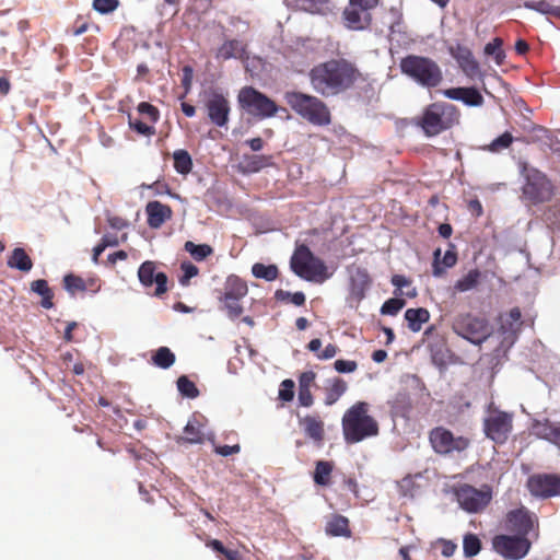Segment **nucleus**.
Listing matches in <instances>:
<instances>
[{
    "label": "nucleus",
    "mask_w": 560,
    "mask_h": 560,
    "mask_svg": "<svg viewBox=\"0 0 560 560\" xmlns=\"http://www.w3.org/2000/svg\"><path fill=\"white\" fill-rule=\"evenodd\" d=\"M63 287L71 295L85 291L96 293L101 289V280L97 277H89L84 279L69 273L63 277Z\"/></svg>",
    "instance_id": "aec40b11"
},
{
    "label": "nucleus",
    "mask_w": 560,
    "mask_h": 560,
    "mask_svg": "<svg viewBox=\"0 0 560 560\" xmlns=\"http://www.w3.org/2000/svg\"><path fill=\"white\" fill-rule=\"evenodd\" d=\"M334 368L339 373H352L358 369V363L352 360H336Z\"/></svg>",
    "instance_id": "6e6d98bb"
},
{
    "label": "nucleus",
    "mask_w": 560,
    "mask_h": 560,
    "mask_svg": "<svg viewBox=\"0 0 560 560\" xmlns=\"http://www.w3.org/2000/svg\"><path fill=\"white\" fill-rule=\"evenodd\" d=\"M184 436L182 441L190 444H198L203 442V432L201 425L196 419L189 420L184 428Z\"/></svg>",
    "instance_id": "e433bc0d"
},
{
    "label": "nucleus",
    "mask_w": 560,
    "mask_h": 560,
    "mask_svg": "<svg viewBox=\"0 0 560 560\" xmlns=\"http://www.w3.org/2000/svg\"><path fill=\"white\" fill-rule=\"evenodd\" d=\"M308 77L314 91L325 97L342 94L363 80L357 65L346 58L320 62L311 69Z\"/></svg>",
    "instance_id": "f257e3e1"
},
{
    "label": "nucleus",
    "mask_w": 560,
    "mask_h": 560,
    "mask_svg": "<svg viewBox=\"0 0 560 560\" xmlns=\"http://www.w3.org/2000/svg\"><path fill=\"white\" fill-rule=\"evenodd\" d=\"M107 222H108L109 226L115 230H122L128 225V223L125 219L117 217V215L109 217Z\"/></svg>",
    "instance_id": "338daca9"
},
{
    "label": "nucleus",
    "mask_w": 560,
    "mask_h": 560,
    "mask_svg": "<svg viewBox=\"0 0 560 560\" xmlns=\"http://www.w3.org/2000/svg\"><path fill=\"white\" fill-rule=\"evenodd\" d=\"M290 267L298 277L311 282L322 283L330 277L324 260L315 256L305 244L295 247Z\"/></svg>",
    "instance_id": "39448f33"
},
{
    "label": "nucleus",
    "mask_w": 560,
    "mask_h": 560,
    "mask_svg": "<svg viewBox=\"0 0 560 560\" xmlns=\"http://www.w3.org/2000/svg\"><path fill=\"white\" fill-rule=\"evenodd\" d=\"M445 97L462 101L468 106H481L483 96L475 88H451L443 91Z\"/></svg>",
    "instance_id": "b1692460"
},
{
    "label": "nucleus",
    "mask_w": 560,
    "mask_h": 560,
    "mask_svg": "<svg viewBox=\"0 0 560 560\" xmlns=\"http://www.w3.org/2000/svg\"><path fill=\"white\" fill-rule=\"evenodd\" d=\"M252 273L257 279L273 281L279 276V269L276 265H264L261 262H256L252 267Z\"/></svg>",
    "instance_id": "58836bf2"
},
{
    "label": "nucleus",
    "mask_w": 560,
    "mask_h": 560,
    "mask_svg": "<svg viewBox=\"0 0 560 560\" xmlns=\"http://www.w3.org/2000/svg\"><path fill=\"white\" fill-rule=\"evenodd\" d=\"M119 5L118 0H94L93 9L102 14L115 11Z\"/></svg>",
    "instance_id": "8fccbe9b"
},
{
    "label": "nucleus",
    "mask_w": 560,
    "mask_h": 560,
    "mask_svg": "<svg viewBox=\"0 0 560 560\" xmlns=\"http://www.w3.org/2000/svg\"><path fill=\"white\" fill-rule=\"evenodd\" d=\"M485 52L489 56H493L495 62L501 65L504 58V52L502 50V39L497 37L492 42L488 43L485 47Z\"/></svg>",
    "instance_id": "a18cd8bd"
},
{
    "label": "nucleus",
    "mask_w": 560,
    "mask_h": 560,
    "mask_svg": "<svg viewBox=\"0 0 560 560\" xmlns=\"http://www.w3.org/2000/svg\"><path fill=\"white\" fill-rule=\"evenodd\" d=\"M138 278L140 283L145 287L156 284L154 295L161 296L167 291V276L164 272H156V265L152 260H147L141 264L138 269Z\"/></svg>",
    "instance_id": "a211bd4d"
},
{
    "label": "nucleus",
    "mask_w": 560,
    "mask_h": 560,
    "mask_svg": "<svg viewBox=\"0 0 560 560\" xmlns=\"http://www.w3.org/2000/svg\"><path fill=\"white\" fill-rule=\"evenodd\" d=\"M453 331L469 342L480 346L491 335V327L485 317L462 313L452 322Z\"/></svg>",
    "instance_id": "1a4fd4ad"
},
{
    "label": "nucleus",
    "mask_w": 560,
    "mask_h": 560,
    "mask_svg": "<svg viewBox=\"0 0 560 560\" xmlns=\"http://www.w3.org/2000/svg\"><path fill=\"white\" fill-rule=\"evenodd\" d=\"M348 384L340 377H332L327 381L325 387V405L331 406L347 392Z\"/></svg>",
    "instance_id": "cd10ccee"
},
{
    "label": "nucleus",
    "mask_w": 560,
    "mask_h": 560,
    "mask_svg": "<svg viewBox=\"0 0 560 560\" xmlns=\"http://www.w3.org/2000/svg\"><path fill=\"white\" fill-rule=\"evenodd\" d=\"M522 324L521 310L513 307L505 315L501 316L500 329L503 332L516 334L520 331Z\"/></svg>",
    "instance_id": "473e14b6"
},
{
    "label": "nucleus",
    "mask_w": 560,
    "mask_h": 560,
    "mask_svg": "<svg viewBox=\"0 0 560 560\" xmlns=\"http://www.w3.org/2000/svg\"><path fill=\"white\" fill-rule=\"evenodd\" d=\"M401 72L421 86L436 88L443 80L440 66L431 58L408 55L400 60Z\"/></svg>",
    "instance_id": "20e7f679"
},
{
    "label": "nucleus",
    "mask_w": 560,
    "mask_h": 560,
    "mask_svg": "<svg viewBox=\"0 0 560 560\" xmlns=\"http://www.w3.org/2000/svg\"><path fill=\"white\" fill-rule=\"evenodd\" d=\"M513 141H514V138H513L512 133L509 131H505L504 133H502L501 136H499L498 138L492 140L489 144L481 147V149L483 151H488L491 153H499V152L510 148L511 144L513 143Z\"/></svg>",
    "instance_id": "ea45409f"
},
{
    "label": "nucleus",
    "mask_w": 560,
    "mask_h": 560,
    "mask_svg": "<svg viewBox=\"0 0 560 560\" xmlns=\"http://www.w3.org/2000/svg\"><path fill=\"white\" fill-rule=\"evenodd\" d=\"M463 550L466 558L477 556L481 550V541L477 535L468 533L463 539Z\"/></svg>",
    "instance_id": "37998d69"
},
{
    "label": "nucleus",
    "mask_w": 560,
    "mask_h": 560,
    "mask_svg": "<svg viewBox=\"0 0 560 560\" xmlns=\"http://www.w3.org/2000/svg\"><path fill=\"white\" fill-rule=\"evenodd\" d=\"M299 418V425L303 429L304 434L320 444L325 439V423L318 413L306 415Z\"/></svg>",
    "instance_id": "4be33fe9"
},
{
    "label": "nucleus",
    "mask_w": 560,
    "mask_h": 560,
    "mask_svg": "<svg viewBox=\"0 0 560 560\" xmlns=\"http://www.w3.org/2000/svg\"><path fill=\"white\" fill-rule=\"evenodd\" d=\"M522 174L525 184L522 188L523 196L532 203L549 201L553 196V185L548 176L535 167L523 166Z\"/></svg>",
    "instance_id": "9d476101"
},
{
    "label": "nucleus",
    "mask_w": 560,
    "mask_h": 560,
    "mask_svg": "<svg viewBox=\"0 0 560 560\" xmlns=\"http://www.w3.org/2000/svg\"><path fill=\"white\" fill-rule=\"evenodd\" d=\"M325 533L332 537L349 538L351 536L349 520L340 514H331L326 522Z\"/></svg>",
    "instance_id": "a878e982"
},
{
    "label": "nucleus",
    "mask_w": 560,
    "mask_h": 560,
    "mask_svg": "<svg viewBox=\"0 0 560 560\" xmlns=\"http://www.w3.org/2000/svg\"><path fill=\"white\" fill-rule=\"evenodd\" d=\"M246 51V45L238 39L225 40L215 52V58L229 60L231 58H242Z\"/></svg>",
    "instance_id": "bb28decb"
},
{
    "label": "nucleus",
    "mask_w": 560,
    "mask_h": 560,
    "mask_svg": "<svg viewBox=\"0 0 560 560\" xmlns=\"http://www.w3.org/2000/svg\"><path fill=\"white\" fill-rule=\"evenodd\" d=\"M184 249L189 253V255L196 260V261H202L207 257L211 256L213 254V248L208 244H195L191 241H187L184 244Z\"/></svg>",
    "instance_id": "4c0bfd02"
},
{
    "label": "nucleus",
    "mask_w": 560,
    "mask_h": 560,
    "mask_svg": "<svg viewBox=\"0 0 560 560\" xmlns=\"http://www.w3.org/2000/svg\"><path fill=\"white\" fill-rule=\"evenodd\" d=\"M147 223L151 229H160L173 215V210L168 205L158 200L150 201L145 206Z\"/></svg>",
    "instance_id": "5701e85b"
},
{
    "label": "nucleus",
    "mask_w": 560,
    "mask_h": 560,
    "mask_svg": "<svg viewBox=\"0 0 560 560\" xmlns=\"http://www.w3.org/2000/svg\"><path fill=\"white\" fill-rule=\"evenodd\" d=\"M526 487L529 493L539 499L560 497V475L534 474L528 477Z\"/></svg>",
    "instance_id": "f3484780"
},
{
    "label": "nucleus",
    "mask_w": 560,
    "mask_h": 560,
    "mask_svg": "<svg viewBox=\"0 0 560 560\" xmlns=\"http://www.w3.org/2000/svg\"><path fill=\"white\" fill-rule=\"evenodd\" d=\"M342 16L346 26L355 31L368 28L372 22V13L359 7H353L351 1L343 10Z\"/></svg>",
    "instance_id": "412c9836"
},
{
    "label": "nucleus",
    "mask_w": 560,
    "mask_h": 560,
    "mask_svg": "<svg viewBox=\"0 0 560 560\" xmlns=\"http://www.w3.org/2000/svg\"><path fill=\"white\" fill-rule=\"evenodd\" d=\"M334 470V463L328 460H317L315 463V470L313 474V480L318 486H329L331 480V474Z\"/></svg>",
    "instance_id": "72a5a7b5"
},
{
    "label": "nucleus",
    "mask_w": 560,
    "mask_h": 560,
    "mask_svg": "<svg viewBox=\"0 0 560 560\" xmlns=\"http://www.w3.org/2000/svg\"><path fill=\"white\" fill-rule=\"evenodd\" d=\"M406 302L402 299L392 298L384 302L381 307L383 315H396L405 306Z\"/></svg>",
    "instance_id": "49530a36"
},
{
    "label": "nucleus",
    "mask_w": 560,
    "mask_h": 560,
    "mask_svg": "<svg viewBox=\"0 0 560 560\" xmlns=\"http://www.w3.org/2000/svg\"><path fill=\"white\" fill-rule=\"evenodd\" d=\"M513 416L501 410H490L483 421V431L487 438L498 444H503L509 439L513 428Z\"/></svg>",
    "instance_id": "4468645a"
},
{
    "label": "nucleus",
    "mask_w": 560,
    "mask_h": 560,
    "mask_svg": "<svg viewBox=\"0 0 560 560\" xmlns=\"http://www.w3.org/2000/svg\"><path fill=\"white\" fill-rule=\"evenodd\" d=\"M7 265L10 268L18 269L22 272H28L33 268V260L22 247H16L8 257Z\"/></svg>",
    "instance_id": "c85d7f7f"
},
{
    "label": "nucleus",
    "mask_w": 560,
    "mask_h": 560,
    "mask_svg": "<svg viewBox=\"0 0 560 560\" xmlns=\"http://www.w3.org/2000/svg\"><path fill=\"white\" fill-rule=\"evenodd\" d=\"M175 354L167 347H160L152 357L154 365L168 369L175 363Z\"/></svg>",
    "instance_id": "a19ab883"
},
{
    "label": "nucleus",
    "mask_w": 560,
    "mask_h": 560,
    "mask_svg": "<svg viewBox=\"0 0 560 560\" xmlns=\"http://www.w3.org/2000/svg\"><path fill=\"white\" fill-rule=\"evenodd\" d=\"M481 276L482 275L479 269H470L454 283L453 292L463 293L475 290L480 284Z\"/></svg>",
    "instance_id": "c756f323"
},
{
    "label": "nucleus",
    "mask_w": 560,
    "mask_h": 560,
    "mask_svg": "<svg viewBox=\"0 0 560 560\" xmlns=\"http://www.w3.org/2000/svg\"><path fill=\"white\" fill-rule=\"evenodd\" d=\"M548 430V439L556 445L560 446V425H549Z\"/></svg>",
    "instance_id": "69168bd1"
},
{
    "label": "nucleus",
    "mask_w": 560,
    "mask_h": 560,
    "mask_svg": "<svg viewBox=\"0 0 560 560\" xmlns=\"http://www.w3.org/2000/svg\"><path fill=\"white\" fill-rule=\"evenodd\" d=\"M524 7L539 13L560 19V7L552 5L546 0L526 1Z\"/></svg>",
    "instance_id": "79ce46f5"
},
{
    "label": "nucleus",
    "mask_w": 560,
    "mask_h": 560,
    "mask_svg": "<svg viewBox=\"0 0 560 560\" xmlns=\"http://www.w3.org/2000/svg\"><path fill=\"white\" fill-rule=\"evenodd\" d=\"M450 54L467 77L474 79L480 73L479 65L468 47L457 43L450 47Z\"/></svg>",
    "instance_id": "6ab92c4d"
},
{
    "label": "nucleus",
    "mask_w": 560,
    "mask_h": 560,
    "mask_svg": "<svg viewBox=\"0 0 560 560\" xmlns=\"http://www.w3.org/2000/svg\"><path fill=\"white\" fill-rule=\"evenodd\" d=\"M371 284V278L366 269L357 267L350 273V292L357 300L365 296V291Z\"/></svg>",
    "instance_id": "393cba45"
},
{
    "label": "nucleus",
    "mask_w": 560,
    "mask_h": 560,
    "mask_svg": "<svg viewBox=\"0 0 560 560\" xmlns=\"http://www.w3.org/2000/svg\"><path fill=\"white\" fill-rule=\"evenodd\" d=\"M429 442L433 451L439 455H450L464 452L470 444L465 436H455L453 432L444 427H435L429 432Z\"/></svg>",
    "instance_id": "f8f14e48"
},
{
    "label": "nucleus",
    "mask_w": 560,
    "mask_h": 560,
    "mask_svg": "<svg viewBox=\"0 0 560 560\" xmlns=\"http://www.w3.org/2000/svg\"><path fill=\"white\" fill-rule=\"evenodd\" d=\"M174 168L178 174L187 175L192 170V160L188 151L179 149L173 153Z\"/></svg>",
    "instance_id": "c9c22d12"
},
{
    "label": "nucleus",
    "mask_w": 560,
    "mask_h": 560,
    "mask_svg": "<svg viewBox=\"0 0 560 560\" xmlns=\"http://www.w3.org/2000/svg\"><path fill=\"white\" fill-rule=\"evenodd\" d=\"M206 547L212 549L221 560H245L242 552L236 549L226 548L219 539H209Z\"/></svg>",
    "instance_id": "2f4dec72"
},
{
    "label": "nucleus",
    "mask_w": 560,
    "mask_h": 560,
    "mask_svg": "<svg viewBox=\"0 0 560 560\" xmlns=\"http://www.w3.org/2000/svg\"><path fill=\"white\" fill-rule=\"evenodd\" d=\"M241 451V446L238 444H235V445H218L214 447V452L218 454V455H221V456H230V455H233V454H237L240 453Z\"/></svg>",
    "instance_id": "680f3d73"
},
{
    "label": "nucleus",
    "mask_w": 560,
    "mask_h": 560,
    "mask_svg": "<svg viewBox=\"0 0 560 560\" xmlns=\"http://www.w3.org/2000/svg\"><path fill=\"white\" fill-rule=\"evenodd\" d=\"M316 378V373L313 371L303 372L299 377V388L311 389Z\"/></svg>",
    "instance_id": "13d9d810"
},
{
    "label": "nucleus",
    "mask_w": 560,
    "mask_h": 560,
    "mask_svg": "<svg viewBox=\"0 0 560 560\" xmlns=\"http://www.w3.org/2000/svg\"><path fill=\"white\" fill-rule=\"evenodd\" d=\"M89 28V22L82 18H78L75 23H74V27H73V34L74 35H81L83 33H85Z\"/></svg>",
    "instance_id": "774afa93"
},
{
    "label": "nucleus",
    "mask_w": 560,
    "mask_h": 560,
    "mask_svg": "<svg viewBox=\"0 0 560 560\" xmlns=\"http://www.w3.org/2000/svg\"><path fill=\"white\" fill-rule=\"evenodd\" d=\"M237 102L242 109L258 119L273 117L280 109L273 100L254 86L242 88L237 95Z\"/></svg>",
    "instance_id": "6e6552de"
},
{
    "label": "nucleus",
    "mask_w": 560,
    "mask_h": 560,
    "mask_svg": "<svg viewBox=\"0 0 560 560\" xmlns=\"http://www.w3.org/2000/svg\"><path fill=\"white\" fill-rule=\"evenodd\" d=\"M137 109L141 115H147L152 122H156L160 118L159 109L148 102L139 103Z\"/></svg>",
    "instance_id": "3c124183"
},
{
    "label": "nucleus",
    "mask_w": 560,
    "mask_h": 560,
    "mask_svg": "<svg viewBox=\"0 0 560 560\" xmlns=\"http://www.w3.org/2000/svg\"><path fill=\"white\" fill-rule=\"evenodd\" d=\"M180 269L183 270V277L180 278L179 282L183 284V285H186L188 284L189 280L192 278V277H196L199 272V269L194 265L191 264L190 261H184L182 262L180 265Z\"/></svg>",
    "instance_id": "603ef678"
},
{
    "label": "nucleus",
    "mask_w": 560,
    "mask_h": 560,
    "mask_svg": "<svg viewBox=\"0 0 560 560\" xmlns=\"http://www.w3.org/2000/svg\"><path fill=\"white\" fill-rule=\"evenodd\" d=\"M439 545L441 547V555L446 558L452 557L457 549V545L447 539H440Z\"/></svg>",
    "instance_id": "bf43d9fd"
},
{
    "label": "nucleus",
    "mask_w": 560,
    "mask_h": 560,
    "mask_svg": "<svg viewBox=\"0 0 560 560\" xmlns=\"http://www.w3.org/2000/svg\"><path fill=\"white\" fill-rule=\"evenodd\" d=\"M405 319L407 320L408 328L413 332H418L421 330L422 325L429 322L430 313L423 307L408 308L405 312Z\"/></svg>",
    "instance_id": "7c9ffc66"
},
{
    "label": "nucleus",
    "mask_w": 560,
    "mask_h": 560,
    "mask_svg": "<svg viewBox=\"0 0 560 560\" xmlns=\"http://www.w3.org/2000/svg\"><path fill=\"white\" fill-rule=\"evenodd\" d=\"M339 348L336 345L328 343L325 349L316 354L318 360H329L337 355Z\"/></svg>",
    "instance_id": "e2e57ef3"
},
{
    "label": "nucleus",
    "mask_w": 560,
    "mask_h": 560,
    "mask_svg": "<svg viewBox=\"0 0 560 560\" xmlns=\"http://www.w3.org/2000/svg\"><path fill=\"white\" fill-rule=\"evenodd\" d=\"M288 106L302 119L313 126L325 127L331 124V113L319 97L300 91L284 93Z\"/></svg>",
    "instance_id": "7ed1b4c3"
},
{
    "label": "nucleus",
    "mask_w": 560,
    "mask_h": 560,
    "mask_svg": "<svg viewBox=\"0 0 560 560\" xmlns=\"http://www.w3.org/2000/svg\"><path fill=\"white\" fill-rule=\"evenodd\" d=\"M369 411L370 406L365 401H358L346 410L341 420L346 443L355 444L378 434V423Z\"/></svg>",
    "instance_id": "f03ea898"
},
{
    "label": "nucleus",
    "mask_w": 560,
    "mask_h": 560,
    "mask_svg": "<svg viewBox=\"0 0 560 560\" xmlns=\"http://www.w3.org/2000/svg\"><path fill=\"white\" fill-rule=\"evenodd\" d=\"M128 125L130 129L135 130L139 135L145 137L155 135V128L153 126H149L141 120H133L131 114H128Z\"/></svg>",
    "instance_id": "de8ad7c7"
},
{
    "label": "nucleus",
    "mask_w": 560,
    "mask_h": 560,
    "mask_svg": "<svg viewBox=\"0 0 560 560\" xmlns=\"http://www.w3.org/2000/svg\"><path fill=\"white\" fill-rule=\"evenodd\" d=\"M455 495L463 510L468 513H479L490 503L492 488L488 485H483L480 489L463 485L456 489Z\"/></svg>",
    "instance_id": "ddd939ff"
},
{
    "label": "nucleus",
    "mask_w": 560,
    "mask_h": 560,
    "mask_svg": "<svg viewBox=\"0 0 560 560\" xmlns=\"http://www.w3.org/2000/svg\"><path fill=\"white\" fill-rule=\"evenodd\" d=\"M248 287L245 280L238 276L230 275L220 291V310L226 313L231 319L238 318L243 312L242 300L247 295Z\"/></svg>",
    "instance_id": "0eeeda50"
},
{
    "label": "nucleus",
    "mask_w": 560,
    "mask_h": 560,
    "mask_svg": "<svg viewBox=\"0 0 560 560\" xmlns=\"http://www.w3.org/2000/svg\"><path fill=\"white\" fill-rule=\"evenodd\" d=\"M457 120L458 113L454 105L436 102L425 107L418 125L428 137H434L450 129Z\"/></svg>",
    "instance_id": "423d86ee"
},
{
    "label": "nucleus",
    "mask_w": 560,
    "mask_h": 560,
    "mask_svg": "<svg viewBox=\"0 0 560 560\" xmlns=\"http://www.w3.org/2000/svg\"><path fill=\"white\" fill-rule=\"evenodd\" d=\"M298 399L299 404L303 407H311L314 402L313 395L308 388H299Z\"/></svg>",
    "instance_id": "052dcab7"
},
{
    "label": "nucleus",
    "mask_w": 560,
    "mask_h": 560,
    "mask_svg": "<svg viewBox=\"0 0 560 560\" xmlns=\"http://www.w3.org/2000/svg\"><path fill=\"white\" fill-rule=\"evenodd\" d=\"M177 388L179 393L190 399L197 398L199 396V390L196 384L190 381L186 375H182L177 378Z\"/></svg>",
    "instance_id": "c03bdc74"
},
{
    "label": "nucleus",
    "mask_w": 560,
    "mask_h": 560,
    "mask_svg": "<svg viewBox=\"0 0 560 560\" xmlns=\"http://www.w3.org/2000/svg\"><path fill=\"white\" fill-rule=\"evenodd\" d=\"M492 549L505 560H521L532 548L528 537L499 534L492 538Z\"/></svg>",
    "instance_id": "9b49d317"
},
{
    "label": "nucleus",
    "mask_w": 560,
    "mask_h": 560,
    "mask_svg": "<svg viewBox=\"0 0 560 560\" xmlns=\"http://www.w3.org/2000/svg\"><path fill=\"white\" fill-rule=\"evenodd\" d=\"M269 165H271V156L268 155H254L247 162L250 172H258Z\"/></svg>",
    "instance_id": "09e8293b"
},
{
    "label": "nucleus",
    "mask_w": 560,
    "mask_h": 560,
    "mask_svg": "<svg viewBox=\"0 0 560 560\" xmlns=\"http://www.w3.org/2000/svg\"><path fill=\"white\" fill-rule=\"evenodd\" d=\"M392 284L394 287H396V291H395V295H401L404 294V292L401 291V289L404 287H410L411 285V280L406 278L405 276L402 275H394L392 277V280H390Z\"/></svg>",
    "instance_id": "4d7b16f0"
},
{
    "label": "nucleus",
    "mask_w": 560,
    "mask_h": 560,
    "mask_svg": "<svg viewBox=\"0 0 560 560\" xmlns=\"http://www.w3.org/2000/svg\"><path fill=\"white\" fill-rule=\"evenodd\" d=\"M100 243L105 247H114L119 245V238L116 234H105L101 238Z\"/></svg>",
    "instance_id": "0e129e2a"
},
{
    "label": "nucleus",
    "mask_w": 560,
    "mask_h": 560,
    "mask_svg": "<svg viewBox=\"0 0 560 560\" xmlns=\"http://www.w3.org/2000/svg\"><path fill=\"white\" fill-rule=\"evenodd\" d=\"M294 397V382L284 380L279 389V398L283 401H291Z\"/></svg>",
    "instance_id": "864d4df0"
},
{
    "label": "nucleus",
    "mask_w": 560,
    "mask_h": 560,
    "mask_svg": "<svg viewBox=\"0 0 560 560\" xmlns=\"http://www.w3.org/2000/svg\"><path fill=\"white\" fill-rule=\"evenodd\" d=\"M203 105L209 121L215 127L226 128L231 114L229 98L221 92L211 91L207 94Z\"/></svg>",
    "instance_id": "dca6fc26"
},
{
    "label": "nucleus",
    "mask_w": 560,
    "mask_h": 560,
    "mask_svg": "<svg viewBox=\"0 0 560 560\" xmlns=\"http://www.w3.org/2000/svg\"><path fill=\"white\" fill-rule=\"evenodd\" d=\"M504 528L515 535L527 537L530 532L538 529V518L527 508L522 505L510 510L505 514Z\"/></svg>",
    "instance_id": "2eb2a0df"
},
{
    "label": "nucleus",
    "mask_w": 560,
    "mask_h": 560,
    "mask_svg": "<svg viewBox=\"0 0 560 560\" xmlns=\"http://www.w3.org/2000/svg\"><path fill=\"white\" fill-rule=\"evenodd\" d=\"M31 289L33 292L37 293L42 296L40 305L49 310L54 306L52 299L54 292L48 285V282L44 279L35 280L31 283Z\"/></svg>",
    "instance_id": "f704fd0d"
},
{
    "label": "nucleus",
    "mask_w": 560,
    "mask_h": 560,
    "mask_svg": "<svg viewBox=\"0 0 560 560\" xmlns=\"http://www.w3.org/2000/svg\"><path fill=\"white\" fill-rule=\"evenodd\" d=\"M183 75H182V86L184 89V95L185 97L191 90L192 85V79H194V69L190 66H184L182 69Z\"/></svg>",
    "instance_id": "5fc2aeb1"
}]
</instances>
